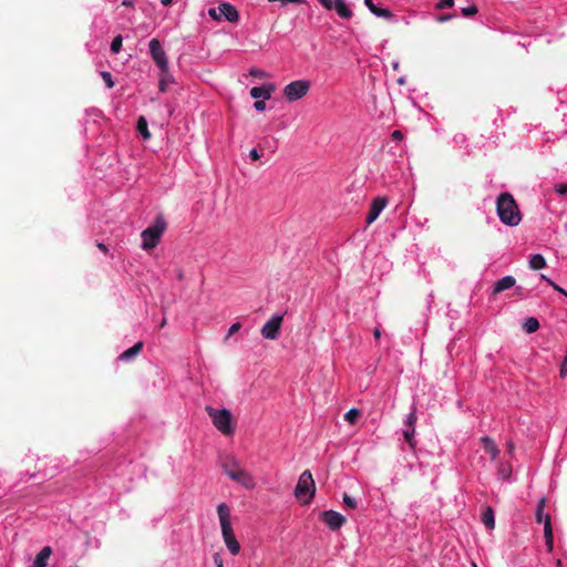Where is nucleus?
Segmentation results:
<instances>
[{"instance_id": "obj_23", "label": "nucleus", "mask_w": 567, "mask_h": 567, "mask_svg": "<svg viewBox=\"0 0 567 567\" xmlns=\"http://www.w3.org/2000/svg\"><path fill=\"white\" fill-rule=\"evenodd\" d=\"M523 328L527 333H534L539 329V321L537 318L529 317L524 321Z\"/></svg>"}, {"instance_id": "obj_1", "label": "nucleus", "mask_w": 567, "mask_h": 567, "mask_svg": "<svg viewBox=\"0 0 567 567\" xmlns=\"http://www.w3.org/2000/svg\"><path fill=\"white\" fill-rule=\"evenodd\" d=\"M496 210L501 221L507 226H517L522 220L518 205L509 193H502L497 197Z\"/></svg>"}, {"instance_id": "obj_21", "label": "nucleus", "mask_w": 567, "mask_h": 567, "mask_svg": "<svg viewBox=\"0 0 567 567\" xmlns=\"http://www.w3.org/2000/svg\"><path fill=\"white\" fill-rule=\"evenodd\" d=\"M174 79L171 75L168 68L165 71H161V78L158 83V89L161 92H165L167 90L168 84L173 83Z\"/></svg>"}, {"instance_id": "obj_18", "label": "nucleus", "mask_w": 567, "mask_h": 567, "mask_svg": "<svg viewBox=\"0 0 567 567\" xmlns=\"http://www.w3.org/2000/svg\"><path fill=\"white\" fill-rule=\"evenodd\" d=\"M481 441L485 452L491 455L492 460H496V457L499 454V450L496 446L495 442L488 436L482 437Z\"/></svg>"}, {"instance_id": "obj_52", "label": "nucleus", "mask_w": 567, "mask_h": 567, "mask_svg": "<svg viewBox=\"0 0 567 567\" xmlns=\"http://www.w3.org/2000/svg\"><path fill=\"white\" fill-rule=\"evenodd\" d=\"M515 291H516V295H518V296H522V295H523V288H522V287H517V288L515 289Z\"/></svg>"}, {"instance_id": "obj_53", "label": "nucleus", "mask_w": 567, "mask_h": 567, "mask_svg": "<svg viewBox=\"0 0 567 567\" xmlns=\"http://www.w3.org/2000/svg\"><path fill=\"white\" fill-rule=\"evenodd\" d=\"M374 337H375V338H379V337H380V330H379V329H375V330H374Z\"/></svg>"}, {"instance_id": "obj_13", "label": "nucleus", "mask_w": 567, "mask_h": 567, "mask_svg": "<svg viewBox=\"0 0 567 567\" xmlns=\"http://www.w3.org/2000/svg\"><path fill=\"white\" fill-rule=\"evenodd\" d=\"M516 279L513 276H505L498 281L495 282L493 295H498L507 289H511L515 286Z\"/></svg>"}, {"instance_id": "obj_5", "label": "nucleus", "mask_w": 567, "mask_h": 567, "mask_svg": "<svg viewBox=\"0 0 567 567\" xmlns=\"http://www.w3.org/2000/svg\"><path fill=\"white\" fill-rule=\"evenodd\" d=\"M165 228L166 223L164 218L157 217L152 226L147 227L142 231V248L145 250L155 248L159 243L161 237L165 231Z\"/></svg>"}, {"instance_id": "obj_49", "label": "nucleus", "mask_w": 567, "mask_h": 567, "mask_svg": "<svg viewBox=\"0 0 567 567\" xmlns=\"http://www.w3.org/2000/svg\"><path fill=\"white\" fill-rule=\"evenodd\" d=\"M122 6L131 7V6H133V1L132 0H123Z\"/></svg>"}, {"instance_id": "obj_56", "label": "nucleus", "mask_w": 567, "mask_h": 567, "mask_svg": "<svg viewBox=\"0 0 567 567\" xmlns=\"http://www.w3.org/2000/svg\"><path fill=\"white\" fill-rule=\"evenodd\" d=\"M557 566H558V567H560V566H561V560H560V559H558V560H557Z\"/></svg>"}, {"instance_id": "obj_6", "label": "nucleus", "mask_w": 567, "mask_h": 567, "mask_svg": "<svg viewBox=\"0 0 567 567\" xmlns=\"http://www.w3.org/2000/svg\"><path fill=\"white\" fill-rule=\"evenodd\" d=\"M225 473L237 483L244 485L247 488L254 487V478L245 470H241L235 458H229L223 464Z\"/></svg>"}, {"instance_id": "obj_14", "label": "nucleus", "mask_w": 567, "mask_h": 567, "mask_svg": "<svg viewBox=\"0 0 567 567\" xmlns=\"http://www.w3.org/2000/svg\"><path fill=\"white\" fill-rule=\"evenodd\" d=\"M275 90L272 84L262 85V86H254L250 90V96L252 99L264 97V100H269L271 97V93Z\"/></svg>"}, {"instance_id": "obj_17", "label": "nucleus", "mask_w": 567, "mask_h": 567, "mask_svg": "<svg viewBox=\"0 0 567 567\" xmlns=\"http://www.w3.org/2000/svg\"><path fill=\"white\" fill-rule=\"evenodd\" d=\"M364 3L374 16L384 19L392 18V12L389 9L379 8L373 3V0H364Z\"/></svg>"}, {"instance_id": "obj_27", "label": "nucleus", "mask_w": 567, "mask_h": 567, "mask_svg": "<svg viewBox=\"0 0 567 567\" xmlns=\"http://www.w3.org/2000/svg\"><path fill=\"white\" fill-rule=\"evenodd\" d=\"M122 42H123V39H122V35H116L113 40H112V43H111V51L113 53H118L121 51V48H122Z\"/></svg>"}, {"instance_id": "obj_11", "label": "nucleus", "mask_w": 567, "mask_h": 567, "mask_svg": "<svg viewBox=\"0 0 567 567\" xmlns=\"http://www.w3.org/2000/svg\"><path fill=\"white\" fill-rule=\"evenodd\" d=\"M320 519L331 529L338 530L344 523L346 517L334 511H324L320 514Z\"/></svg>"}, {"instance_id": "obj_31", "label": "nucleus", "mask_w": 567, "mask_h": 567, "mask_svg": "<svg viewBox=\"0 0 567 567\" xmlns=\"http://www.w3.org/2000/svg\"><path fill=\"white\" fill-rule=\"evenodd\" d=\"M477 7L475 4H472L467 8H463L462 9V14L464 17H472V16H475L477 13Z\"/></svg>"}, {"instance_id": "obj_48", "label": "nucleus", "mask_w": 567, "mask_h": 567, "mask_svg": "<svg viewBox=\"0 0 567 567\" xmlns=\"http://www.w3.org/2000/svg\"><path fill=\"white\" fill-rule=\"evenodd\" d=\"M514 443L512 441L507 442V451L508 453H513L514 452Z\"/></svg>"}, {"instance_id": "obj_38", "label": "nucleus", "mask_w": 567, "mask_h": 567, "mask_svg": "<svg viewBox=\"0 0 567 567\" xmlns=\"http://www.w3.org/2000/svg\"><path fill=\"white\" fill-rule=\"evenodd\" d=\"M216 567H224L223 558L219 553H215L213 556Z\"/></svg>"}, {"instance_id": "obj_10", "label": "nucleus", "mask_w": 567, "mask_h": 567, "mask_svg": "<svg viewBox=\"0 0 567 567\" xmlns=\"http://www.w3.org/2000/svg\"><path fill=\"white\" fill-rule=\"evenodd\" d=\"M282 316H272L261 328V336L268 340L277 339L282 323Z\"/></svg>"}, {"instance_id": "obj_29", "label": "nucleus", "mask_w": 567, "mask_h": 567, "mask_svg": "<svg viewBox=\"0 0 567 567\" xmlns=\"http://www.w3.org/2000/svg\"><path fill=\"white\" fill-rule=\"evenodd\" d=\"M498 474L504 478V480H507L509 478L511 474H512V467L509 465H504L502 464L498 468Z\"/></svg>"}, {"instance_id": "obj_12", "label": "nucleus", "mask_w": 567, "mask_h": 567, "mask_svg": "<svg viewBox=\"0 0 567 567\" xmlns=\"http://www.w3.org/2000/svg\"><path fill=\"white\" fill-rule=\"evenodd\" d=\"M388 204V199L385 197H375L371 204L370 210L367 215L365 223L367 225H371L384 209Z\"/></svg>"}, {"instance_id": "obj_43", "label": "nucleus", "mask_w": 567, "mask_h": 567, "mask_svg": "<svg viewBox=\"0 0 567 567\" xmlns=\"http://www.w3.org/2000/svg\"><path fill=\"white\" fill-rule=\"evenodd\" d=\"M260 152L262 153L266 148H271L270 141L268 138H265L262 143L258 145Z\"/></svg>"}, {"instance_id": "obj_22", "label": "nucleus", "mask_w": 567, "mask_h": 567, "mask_svg": "<svg viewBox=\"0 0 567 567\" xmlns=\"http://www.w3.org/2000/svg\"><path fill=\"white\" fill-rule=\"evenodd\" d=\"M482 520L488 529L495 527L494 512L492 507H487L482 514Z\"/></svg>"}, {"instance_id": "obj_3", "label": "nucleus", "mask_w": 567, "mask_h": 567, "mask_svg": "<svg viewBox=\"0 0 567 567\" xmlns=\"http://www.w3.org/2000/svg\"><path fill=\"white\" fill-rule=\"evenodd\" d=\"M207 414L212 419L214 426L224 435L229 436L234 434L233 415L228 409H214L210 405L205 408Z\"/></svg>"}, {"instance_id": "obj_40", "label": "nucleus", "mask_w": 567, "mask_h": 567, "mask_svg": "<svg viewBox=\"0 0 567 567\" xmlns=\"http://www.w3.org/2000/svg\"><path fill=\"white\" fill-rule=\"evenodd\" d=\"M343 502L347 506L354 507V498L347 494H344V496H343Z\"/></svg>"}, {"instance_id": "obj_19", "label": "nucleus", "mask_w": 567, "mask_h": 567, "mask_svg": "<svg viewBox=\"0 0 567 567\" xmlns=\"http://www.w3.org/2000/svg\"><path fill=\"white\" fill-rule=\"evenodd\" d=\"M142 349H143V342L140 341V342L135 343L133 347H131L130 349L122 352L120 354L118 359L122 361H128L132 358L136 357L142 351Z\"/></svg>"}, {"instance_id": "obj_8", "label": "nucleus", "mask_w": 567, "mask_h": 567, "mask_svg": "<svg viewBox=\"0 0 567 567\" xmlns=\"http://www.w3.org/2000/svg\"><path fill=\"white\" fill-rule=\"evenodd\" d=\"M310 89V83L305 80H297L290 82L284 89V95L289 102L297 101L303 97Z\"/></svg>"}, {"instance_id": "obj_54", "label": "nucleus", "mask_w": 567, "mask_h": 567, "mask_svg": "<svg viewBox=\"0 0 567 567\" xmlns=\"http://www.w3.org/2000/svg\"><path fill=\"white\" fill-rule=\"evenodd\" d=\"M166 324V319L164 318L159 324L161 328H163Z\"/></svg>"}, {"instance_id": "obj_42", "label": "nucleus", "mask_w": 567, "mask_h": 567, "mask_svg": "<svg viewBox=\"0 0 567 567\" xmlns=\"http://www.w3.org/2000/svg\"><path fill=\"white\" fill-rule=\"evenodd\" d=\"M254 107H255L257 111H264V110H265V107H266V103H265V101L257 100V101L254 103Z\"/></svg>"}, {"instance_id": "obj_51", "label": "nucleus", "mask_w": 567, "mask_h": 567, "mask_svg": "<svg viewBox=\"0 0 567 567\" xmlns=\"http://www.w3.org/2000/svg\"><path fill=\"white\" fill-rule=\"evenodd\" d=\"M173 2V0H161V3L163 6H169Z\"/></svg>"}, {"instance_id": "obj_2", "label": "nucleus", "mask_w": 567, "mask_h": 567, "mask_svg": "<svg viewBox=\"0 0 567 567\" xmlns=\"http://www.w3.org/2000/svg\"><path fill=\"white\" fill-rule=\"evenodd\" d=\"M217 513L221 527V535L224 542L233 555H237L240 551V545L237 542L230 522V508L226 503H221L217 506Z\"/></svg>"}, {"instance_id": "obj_47", "label": "nucleus", "mask_w": 567, "mask_h": 567, "mask_svg": "<svg viewBox=\"0 0 567 567\" xmlns=\"http://www.w3.org/2000/svg\"><path fill=\"white\" fill-rule=\"evenodd\" d=\"M250 74L254 75V76H262L264 72L259 71V70H251Z\"/></svg>"}, {"instance_id": "obj_24", "label": "nucleus", "mask_w": 567, "mask_h": 567, "mask_svg": "<svg viewBox=\"0 0 567 567\" xmlns=\"http://www.w3.org/2000/svg\"><path fill=\"white\" fill-rule=\"evenodd\" d=\"M136 127L144 140L151 138V133L147 127V121L144 116L138 117Z\"/></svg>"}, {"instance_id": "obj_4", "label": "nucleus", "mask_w": 567, "mask_h": 567, "mask_svg": "<svg viewBox=\"0 0 567 567\" xmlns=\"http://www.w3.org/2000/svg\"><path fill=\"white\" fill-rule=\"evenodd\" d=\"M316 493V483L310 471H305L299 476L295 487V497L303 505L310 504Z\"/></svg>"}, {"instance_id": "obj_28", "label": "nucleus", "mask_w": 567, "mask_h": 567, "mask_svg": "<svg viewBox=\"0 0 567 567\" xmlns=\"http://www.w3.org/2000/svg\"><path fill=\"white\" fill-rule=\"evenodd\" d=\"M403 436L411 447H414V429H408L403 431Z\"/></svg>"}, {"instance_id": "obj_7", "label": "nucleus", "mask_w": 567, "mask_h": 567, "mask_svg": "<svg viewBox=\"0 0 567 567\" xmlns=\"http://www.w3.org/2000/svg\"><path fill=\"white\" fill-rule=\"evenodd\" d=\"M208 14L215 21H220L223 17L228 22H237L239 19L237 9L228 2H221L217 8H210Z\"/></svg>"}, {"instance_id": "obj_32", "label": "nucleus", "mask_w": 567, "mask_h": 567, "mask_svg": "<svg viewBox=\"0 0 567 567\" xmlns=\"http://www.w3.org/2000/svg\"><path fill=\"white\" fill-rule=\"evenodd\" d=\"M416 422V414H415V410H413L406 417V425L409 426V429H414V424Z\"/></svg>"}, {"instance_id": "obj_58", "label": "nucleus", "mask_w": 567, "mask_h": 567, "mask_svg": "<svg viewBox=\"0 0 567 567\" xmlns=\"http://www.w3.org/2000/svg\"><path fill=\"white\" fill-rule=\"evenodd\" d=\"M563 295L567 297V291H566V293H563Z\"/></svg>"}, {"instance_id": "obj_45", "label": "nucleus", "mask_w": 567, "mask_h": 567, "mask_svg": "<svg viewBox=\"0 0 567 567\" xmlns=\"http://www.w3.org/2000/svg\"><path fill=\"white\" fill-rule=\"evenodd\" d=\"M451 18H452V16H451V14H443V16H440V17L437 18V21H440V22H444V21L450 20Z\"/></svg>"}, {"instance_id": "obj_16", "label": "nucleus", "mask_w": 567, "mask_h": 567, "mask_svg": "<svg viewBox=\"0 0 567 567\" xmlns=\"http://www.w3.org/2000/svg\"><path fill=\"white\" fill-rule=\"evenodd\" d=\"M544 535H545V544H546L547 550L551 551L554 548V534H553L551 522H550L549 515H547L545 518Z\"/></svg>"}, {"instance_id": "obj_50", "label": "nucleus", "mask_w": 567, "mask_h": 567, "mask_svg": "<svg viewBox=\"0 0 567 567\" xmlns=\"http://www.w3.org/2000/svg\"><path fill=\"white\" fill-rule=\"evenodd\" d=\"M177 278H178L179 280H183V278H184V272H183V270H182V269H179V270H178V272H177Z\"/></svg>"}, {"instance_id": "obj_41", "label": "nucleus", "mask_w": 567, "mask_h": 567, "mask_svg": "<svg viewBox=\"0 0 567 567\" xmlns=\"http://www.w3.org/2000/svg\"><path fill=\"white\" fill-rule=\"evenodd\" d=\"M249 157L251 158V161H258L260 158V153L257 148H252L250 152H249Z\"/></svg>"}, {"instance_id": "obj_26", "label": "nucleus", "mask_w": 567, "mask_h": 567, "mask_svg": "<svg viewBox=\"0 0 567 567\" xmlns=\"http://www.w3.org/2000/svg\"><path fill=\"white\" fill-rule=\"evenodd\" d=\"M544 508H545V498H540L538 504H537V509H536V520L537 523H545V518L547 515H544Z\"/></svg>"}, {"instance_id": "obj_55", "label": "nucleus", "mask_w": 567, "mask_h": 567, "mask_svg": "<svg viewBox=\"0 0 567 567\" xmlns=\"http://www.w3.org/2000/svg\"><path fill=\"white\" fill-rule=\"evenodd\" d=\"M542 279H543V280H545V281H547V282H548V280H550V279H549L548 277H546L545 275H542Z\"/></svg>"}, {"instance_id": "obj_37", "label": "nucleus", "mask_w": 567, "mask_h": 567, "mask_svg": "<svg viewBox=\"0 0 567 567\" xmlns=\"http://www.w3.org/2000/svg\"><path fill=\"white\" fill-rule=\"evenodd\" d=\"M344 419H346L350 424H354V408L350 409V410L346 413Z\"/></svg>"}, {"instance_id": "obj_9", "label": "nucleus", "mask_w": 567, "mask_h": 567, "mask_svg": "<svg viewBox=\"0 0 567 567\" xmlns=\"http://www.w3.org/2000/svg\"><path fill=\"white\" fill-rule=\"evenodd\" d=\"M152 59L159 68L161 71H165L168 68V60L165 51L163 50L161 42L157 39H152L148 43Z\"/></svg>"}, {"instance_id": "obj_46", "label": "nucleus", "mask_w": 567, "mask_h": 567, "mask_svg": "<svg viewBox=\"0 0 567 567\" xmlns=\"http://www.w3.org/2000/svg\"><path fill=\"white\" fill-rule=\"evenodd\" d=\"M97 248L102 250L104 254L109 251L107 247L103 243H99Z\"/></svg>"}, {"instance_id": "obj_20", "label": "nucleus", "mask_w": 567, "mask_h": 567, "mask_svg": "<svg viewBox=\"0 0 567 567\" xmlns=\"http://www.w3.org/2000/svg\"><path fill=\"white\" fill-rule=\"evenodd\" d=\"M333 9L342 19H350L352 17V10L344 0H337Z\"/></svg>"}, {"instance_id": "obj_35", "label": "nucleus", "mask_w": 567, "mask_h": 567, "mask_svg": "<svg viewBox=\"0 0 567 567\" xmlns=\"http://www.w3.org/2000/svg\"><path fill=\"white\" fill-rule=\"evenodd\" d=\"M555 190L560 195L567 194V184L566 183L556 184Z\"/></svg>"}, {"instance_id": "obj_34", "label": "nucleus", "mask_w": 567, "mask_h": 567, "mask_svg": "<svg viewBox=\"0 0 567 567\" xmlns=\"http://www.w3.org/2000/svg\"><path fill=\"white\" fill-rule=\"evenodd\" d=\"M322 7H324L328 10H332L334 8V4L337 0H319Z\"/></svg>"}, {"instance_id": "obj_33", "label": "nucleus", "mask_w": 567, "mask_h": 567, "mask_svg": "<svg viewBox=\"0 0 567 567\" xmlns=\"http://www.w3.org/2000/svg\"><path fill=\"white\" fill-rule=\"evenodd\" d=\"M453 6H454V0H440L436 3V9L442 10V9H445V8H451Z\"/></svg>"}, {"instance_id": "obj_57", "label": "nucleus", "mask_w": 567, "mask_h": 567, "mask_svg": "<svg viewBox=\"0 0 567 567\" xmlns=\"http://www.w3.org/2000/svg\"><path fill=\"white\" fill-rule=\"evenodd\" d=\"M355 415H357V419H358L359 417V410L358 409H357Z\"/></svg>"}, {"instance_id": "obj_30", "label": "nucleus", "mask_w": 567, "mask_h": 567, "mask_svg": "<svg viewBox=\"0 0 567 567\" xmlns=\"http://www.w3.org/2000/svg\"><path fill=\"white\" fill-rule=\"evenodd\" d=\"M101 75H102V79H103V81H104L105 85H106L109 89H112V87L114 86V82H113V79H112L111 73H110V72L104 71V72H102V73H101Z\"/></svg>"}, {"instance_id": "obj_59", "label": "nucleus", "mask_w": 567, "mask_h": 567, "mask_svg": "<svg viewBox=\"0 0 567 567\" xmlns=\"http://www.w3.org/2000/svg\"><path fill=\"white\" fill-rule=\"evenodd\" d=\"M473 567H477L475 564H473Z\"/></svg>"}, {"instance_id": "obj_25", "label": "nucleus", "mask_w": 567, "mask_h": 567, "mask_svg": "<svg viewBox=\"0 0 567 567\" xmlns=\"http://www.w3.org/2000/svg\"><path fill=\"white\" fill-rule=\"evenodd\" d=\"M529 266L534 270H540L546 267V260L540 254H536L530 258Z\"/></svg>"}, {"instance_id": "obj_44", "label": "nucleus", "mask_w": 567, "mask_h": 567, "mask_svg": "<svg viewBox=\"0 0 567 567\" xmlns=\"http://www.w3.org/2000/svg\"><path fill=\"white\" fill-rule=\"evenodd\" d=\"M548 284L558 292L566 293V290L556 285L553 280H548Z\"/></svg>"}, {"instance_id": "obj_39", "label": "nucleus", "mask_w": 567, "mask_h": 567, "mask_svg": "<svg viewBox=\"0 0 567 567\" xmlns=\"http://www.w3.org/2000/svg\"><path fill=\"white\" fill-rule=\"evenodd\" d=\"M391 137L393 141L400 142L403 140V133L399 130L392 132Z\"/></svg>"}, {"instance_id": "obj_15", "label": "nucleus", "mask_w": 567, "mask_h": 567, "mask_svg": "<svg viewBox=\"0 0 567 567\" xmlns=\"http://www.w3.org/2000/svg\"><path fill=\"white\" fill-rule=\"evenodd\" d=\"M52 555V548L50 546H44L40 553L35 556L33 561V567H47L48 560Z\"/></svg>"}, {"instance_id": "obj_36", "label": "nucleus", "mask_w": 567, "mask_h": 567, "mask_svg": "<svg viewBox=\"0 0 567 567\" xmlns=\"http://www.w3.org/2000/svg\"><path fill=\"white\" fill-rule=\"evenodd\" d=\"M240 323L239 322H235L230 326L229 330H228V334L226 338H229L231 334L238 332V330L240 329Z\"/></svg>"}]
</instances>
